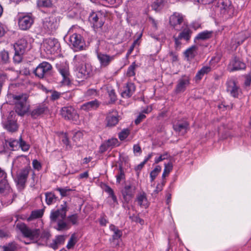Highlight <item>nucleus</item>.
<instances>
[{
	"mask_svg": "<svg viewBox=\"0 0 251 251\" xmlns=\"http://www.w3.org/2000/svg\"><path fill=\"white\" fill-rule=\"evenodd\" d=\"M68 210L66 202H64L60 208L50 212L51 223L54 225V228L59 231H64L70 228V224L66 221V213Z\"/></svg>",
	"mask_w": 251,
	"mask_h": 251,
	"instance_id": "nucleus-1",
	"label": "nucleus"
},
{
	"mask_svg": "<svg viewBox=\"0 0 251 251\" xmlns=\"http://www.w3.org/2000/svg\"><path fill=\"white\" fill-rule=\"evenodd\" d=\"M10 102L15 105V111L18 115L22 116L26 113L29 109V104L27 103L28 96L25 94L19 95L9 94L7 95Z\"/></svg>",
	"mask_w": 251,
	"mask_h": 251,
	"instance_id": "nucleus-2",
	"label": "nucleus"
},
{
	"mask_svg": "<svg viewBox=\"0 0 251 251\" xmlns=\"http://www.w3.org/2000/svg\"><path fill=\"white\" fill-rule=\"evenodd\" d=\"M77 27L72 26L69 29L65 38H68L69 45L75 51H77L84 49L85 41L82 36L76 33Z\"/></svg>",
	"mask_w": 251,
	"mask_h": 251,
	"instance_id": "nucleus-3",
	"label": "nucleus"
},
{
	"mask_svg": "<svg viewBox=\"0 0 251 251\" xmlns=\"http://www.w3.org/2000/svg\"><path fill=\"white\" fill-rule=\"evenodd\" d=\"M17 227L25 237L29 238L33 242L37 240L41 234V231L39 229H30L23 223L18 224Z\"/></svg>",
	"mask_w": 251,
	"mask_h": 251,
	"instance_id": "nucleus-4",
	"label": "nucleus"
},
{
	"mask_svg": "<svg viewBox=\"0 0 251 251\" xmlns=\"http://www.w3.org/2000/svg\"><path fill=\"white\" fill-rule=\"evenodd\" d=\"M0 193L3 196H12V191L7 180V174L0 168Z\"/></svg>",
	"mask_w": 251,
	"mask_h": 251,
	"instance_id": "nucleus-5",
	"label": "nucleus"
},
{
	"mask_svg": "<svg viewBox=\"0 0 251 251\" xmlns=\"http://www.w3.org/2000/svg\"><path fill=\"white\" fill-rule=\"evenodd\" d=\"M30 170V167L26 166L17 173L15 181L19 189H23L24 187Z\"/></svg>",
	"mask_w": 251,
	"mask_h": 251,
	"instance_id": "nucleus-6",
	"label": "nucleus"
},
{
	"mask_svg": "<svg viewBox=\"0 0 251 251\" xmlns=\"http://www.w3.org/2000/svg\"><path fill=\"white\" fill-rule=\"evenodd\" d=\"M43 47L47 53L54 54L60 48V44L55 38H47L43 42Z\"/></svg>",
	"mask_w": 251,
	"mask_h": 251,
	"instance_id": "nucleus-7",
	"label": "nucleus"
},
{
	"mask_svg": "<svg viewBox=\"0 0 251 251\" xmlns=\"http://www.w3.org/2000/svg\"><path fill=\"white\" fill-rule=\"evenodd\" d=\"M170 24L176 30H180L182 26L185 25L184 16L179 13H174L170 17Z\"/></svg>",
	"mask_w": 251,
	"mask_h": 251,
	"instance_id": "nucleus-8",
	"label": "nucleus"
},
{
	"mask_svg": "<svg viewBox=\"0 0 251 251\" xmlns=\"http://www.w3.org/2000/svg\"><path fill=\"white\" fill-rule=\"evenodd\" d=\"M59 19L52 15L45 18L43 22V27L49 31L56 30L59 25Z\"/></svg>",
	"mask_w": 251,
	"mask_h": 251,
	"instance_id": "nucleus-9",
	"label": "nucleus"
},
{
	"mask_svg": "<svg viewBox=\"0 0 251 251\" xmlns=\"http://www.w3.org/2000/svg\"><path fill=\"white\" fill-rule=\"evenodd\" d=\"M52 69L51 65L47 62H43L39 64L34 71L36 76L39 78H43L49 74Z\"/></svg>",
	"mask_w": 251,
	"mask_h": 251,
	"instance_id": "nucleus-10",
	"label": "nucleus"
},
{
	"mask_svg": "<svg viewBox=\"0 0 251 251\" xmlns=\"http://www.w3.org/2000/svg\"><path fill=\"white\" fill-rule=\"evenodd\" d=\"M61 115L65 119L76 121L79 117L76 111L72 106H66L61 109Z\"/></svg>",
	"mask_w": 251,
	"mask_h": 251,
	"instance_id": "nucleus-11",
	"label": "nucleus"
},
{
	"mask_svg": "<svg viewBox=\"0 0 251 251\" xmlns=\"http://www.w3.org/2000/svg\"><path fill=\"white\" fill-rule=\"evenodd\" d=\"M104 16L100 12L92 13L89 17V20L94 28L102 27L104 24Z\"/></svg>",
	"mask_w": 251,
	"mask_h": 251,
	"instance_id": "nucleus-12",
	"label": "nucleus"
},
{
	"mask_svg": "<svg viewBox=\"0 0 251 251\" xmlns=\"http://www.w3.org/2000/svg\"><path fill=\"white\" fill-rule=\"evenodd\" d=\"M76 66L77 71L76 75L79 78H86L92 72L91 66L88 63L81 64Z\"/></svg>",
	"mask_w": 251,
	"mask_h": 251,
	"instance_id": "nucleus-13",
	"label": "nucleus"
},
{
	"mask_svg": "<svg viewBox=\"0 0 251 251\" xmlns=\"http://www.w3.org/2000/svg\"><path fill=\"white\" fill-rule=\"evenodd\" d=\"M34 22L33 18L29 15L21 16L18 19V25L23 30L28 29Z\"/></svg>",
	"mask_w": 251,
	"mask_h": 251,
	"instance_id": "nucleus-14",
	"label": "nucleus"
},
{
	"mask_svg": "<svg viewBox=\"0 0 251 251\" xmlns=\"http://www.w3.org/2000/svg\"><path fill=\"white\" fill-rule=\"evenodd\" d=\"M115 56V55H110L104 53L97 52V57L102 68L107 67L114 60Z\"/></svg>",
	"mask_w": 251,
	"mask_h": 251,
	"instance_id": "nucleus-15",
	"label": "nucleus"
},
{
	"mask_svg": "<svg viewBox=\"0 0 251 251\" xmlns=\"http://www.w3.org/2000/svg\"><path fill=\"white\" fill-rule=\"evenodd\" d=\"M226 91L233 97L238 98L241 91L234 80H230L226 83Z\"/></svg>",
	"mask_w": 251,
	"mask_h": 251,
	"instance_id": "nucleus-16",
	"label": "nucleus"
},
{
	"mask_svg": "<svg viewBox=\"0 0 251 251\" xmlns=\"http://www.w3.org/2000/svg\"><path fill=\"white\" fill-rule=\"evenodd\" d=\"M14 47L15 51L17 52L24 53L27 49L29 48V45L25 38H22L17 41Z\"/></svg>",
	"mask_w": 251,
	"mask_h": 251,
	"instance_id": "nucleus-17",
	"label": "nucleus"
},
{
	"mask_svg": "<svg viewBox=\"0 0 251 251\" xmlns=\"http://www.w3.org/2000/svg\"><path fill=\"white\" fill-rule=\"evenodd\" d=\"M58 71L62 77L61 82L64 85H68L70 81L68 66L66 64L61 65L58 68Z\"/></svg>",
	"mask_w": 251,
	"mask_h": 251,
	"instance_id": "nucleus-18",
	"label": "nucleus"
},
{
	"mask_svg": "<svg viewBox=\"0 0 251 251\" xmlns=\"http://www.w3.org/2000/svg\"><path fill=\"white\" fill-rule=\"evenodd\" d=\"M12 113L14 114V112H10L11 117L9 116L7 121L3 124L4 128L10 132H14L18 128L16 121L14 118H13Z\"/></svg>",
	"mask_w": 251,
	"mask_h": 251,
	"instance_id": "nucleus-19",
	"label": "nucleus"
},
{
	"mask_svg": "<svg viewBox=\"0 0 251 251\" xmlns=\"http://www.w3.org/2000/svg\"><path fill=\"white\" fill-rule=\"evenodd\" d=\"M135 86L134 83L128 82L124 88V90L122 93L123 98H128L130 97L135 91Z\"/></svg>",
	"mask_w": 251,
	"mask_h": 251,
	"instance_id": "nucleus-20",
	"label": "nucleus"
},
{
	"mask_svg": "<svg viewBox=\"0 0 251 251\" xmlns=\"http://www.w3.org/2000/svg\"><path fill=\"white\" fill-rule=\"evenodd\" d=\"M106 120L107 122V126H115L119 121L118 114L117 112L115 111H113L111 113H109L106 117Z\"/></svg>",
	"mask_w": 251,
	"mask_h": 251,
	"instance_id": "nucleus-21",
	"label": "nucleus"
},
{
	"mask_svg": "<svg viewBox=\"0 0 251 251\" xmlns=\"http://www.w3.org/2000/svg\"><path fill=\"white\" fill-rule=\"evenodd\" d=\"M47 110V107L44 104L36 106L31 112L32 117L36 118L43 114Z\"/></svg>",
	"mask_w": 251,
	"mask_h": 251,
	"instance_id": "nucleus-22",
	"label": "nucleus"
},
{
	"mask_svg": "<svg viewBox=\"0 0 251 251\" xmlns=\"http://www.w3.org/2000/svg\"><path fill=\"white\" fill-rule=\"evenodd\" d=\"M100 104V102L98 100H92L82 104L81 106V109L86 111L96 110L99 106Z\"/></svg>",
	"mask_w": 251,
	"mask_h": 251,
	"instance_id": "nucleus-23",
	"label": "nucleus"
},
{
	"mask_svg": "<svg viewBox=\"0 0 251 251\" xmlns=\"http://www.w3.org/2000/svg\"><path fill=\"white\" fill-rule=\"evenodd\" d=\"M189 84V80L188 78H181L178 81L176 87V92L179 93L184 92Z\"/></svg>",
	"mask_w": 251,
	"mask_h": 251,
	"instance_id": "nucleus-24",
	"label": "nucleus"
},
{
	"mask_svg": "<svg viewBox=\"0 0 251 251\" xmlns=\"http://www.w3.org/2000/svg\"><path fill=\"white\" fill-rule=\"evenodd\" d=\"M188 125L187 122H184L174 125L173 127L175 131L181 135H183L186 132Z\"/></svg>",
	"mask_w": 251,
	"mask_h": 251,
	"instance_id": "nucleus-25",
	"label": "nucleus"
},
{
	"mask_svg": "<svg viewBox=\"0 0 251 251\" xmlns=\"http://www.w3.org/2000/svg\"><path fill=\"white\" fill-rule=\"evenodd\" d=\"M136 201L138 204L141 207L146 208L149 206V202L146 197V194L144 192L140 193L137 195Z\"/></svg>",
	"mask_w": 251,
	"mask_h": 251,
	"instance_id": "nucleus-26",
	"label": "nucleus"
},
{
	"mask_svg": "<svg viewBox=\"0 0 251 251\" xmlns=\"http://www.w3.org/2000/svg\"><path fill=\"white\" fill-rule=\"evenodd\" d=\"M230 66L232 68L230 69L231 71L244 69L246 68V65L244 63L241 62L239 59L235 57L230 62Z\"/></svg>",
	"mask_w": 251,
	"mask_h": 251,
	"instance_id": "nucleus-27",
	"label": "nucleus"
},
{
	"mask_svg": "<svg viewBox=\"0 0 251 251\" xmlns=\"http://www.w3.org/2000/svg\"><path fill=\"white\" fill-rule=\"evenodd\" d=\"M182 29V31L178 35L179 38L184 39L188 41L190 40L192 34L191 30L187 27V26H182L180 29Z\"/></svg>",
	"mask_w": 251,
	"mask_h": 251,
	"instance_id": "nucleus-28",
	"label": "nucleus"
},
{
	"mask_svg": "<svg viewBox=\"0 0 251 251\" xmlns=\"http://www.w3.org/2000/svg\"><path fill=\"white\" fill-rule=\"evenodd\" d=\"M198 47L196 45H193L187 49L185 52V56L188 58L192 59L196 56L198 54Z\"/></svg>",
	"mask_w": 251,
	"mask_h": 251,
	"instance_id": "nucleus-29",
	"label": "nucleus"
},
{
	"mask_svg": "<svg viewBox=\"0 0 251 251\" xmlns=\"http://www.w3.org/2000/svg\"><path fill=\"white\" fill-rule=\"evenodd\" d=\"M212 31L205 30L199 33L195 39V42L198 40H205L210 38L212 37Z\"/></svg>",
	"mask_w": 251,
	"mask_h": 251,
	"instance_id": "nucleus-30",
	"label": "nucleus"
},
{
	"mask_svg": "<svg viewBox=\"0 0 251 251\" xmlns=\"http://www.w3.org/2000/svg\"><path fill=\"white\" fill-rule=\"evenodd\" d=\"M109 228L111 231L113 232V234L112 235V239L113 240V242L116 240L118 241V240L120 239L123 234L122 231L113 225H111L110 226Z\"/></svg>",
	"mask_w": 251,
	"mask_h": 251,
	"instance_id": "nucleus-31",
	"label": "nucleus"
},
{
	"mask_svg": "<svg viewBox=\"0 0 251 251\" xmlns=\"http://www.w3.org/2000/svg\"><path fill=\"white\" fill-rule=\"evenodd\" d=\"M219 8L220 9L221 13L223 14H226L229 12V10L231 9L230 5L224 1L223 0H221L219 2Z\"/></svg>",
	"mask_w": 251,
	"mask_h": 251,
	"instance_id": "nucleus-32",
	"label": "nucleus"
},
{
	"mask_svg": "<svg viewBox=\"0 0 251 251\" xmlns=\"http://www.w3.org/2000/svg\"><path fill=\"white\" fill-rule=\"evenodd\" d=\"M211 70V67L209 66H204L200 71L198 72L196 75L197 80H201L203 75L210 72Z\"/></svg>",
	"mask_w": 251,
	"mask_h": 251,
	"instance_id": "nucleus-33",
	"label": "nucleus"
},
{
	"mask_svg": "<svg viewBox=\"0 0 251 251\" xmlns=\"http://www.w3.org/2000/svg\"><path fill=\"white\" fill-rule=\"evenodd\" d=\"M87 55L83 54H79L75 56L74 58V61L75 66L81 64L86 63L87 61Z\"/></svg>",
	"mask_w": 251,
	"mask_h": 251,
	"instance_id": "nucleus-34",
	"label": "nucleus"
},
{
	"mask_svg": "<svg viewBox=\"0 0 251 251\" xmlns=\"http://www.w3.org/2000/svg\"><path fill=\"white\" fill-rule=\"evenodd\" d=\"M46 201L47 204L50 205L55 203L57 200V197L54 193L47 192L45 194Z\"/></svg>",
	"mask_w": 251,
	"mask_h": 251,
	"instance_id": "nucleus-35",
	"label": "nucleus"
},
{
	"mask_svg": "<svg viewBox=\"0 0 251 251\" xmlns=\"http://www.w3.org/2000/svg\"><path fill=\"white\" fill-rule=\"evenodd\" d=\"M166 0H155L152 5V8L157 11L161 9L164 6Z\"/></svg>",
	"mask_w": 251,
	"mask_h": 251,
	"instance_id": "nucleus-36",
	"label": "nucleus"
},
{
	"mask_svg": "<svg viewBox=\"0 0 251 251\" xmlns=\"http://www.w3.org/2000/svg\"><path fill=\"white\" fill-rule=\"evenodd\" d=\"M161 170V166L158 165L156 166V167L150 173V177L151 179V181H153L158 174L160 173Z\"/></svg>",
	"mask_w": 251,
	"mask_h": 251,
	"instance_id": "nucleus-37",
	"label": "nucleus"
},
{
	"mask_svg": "<svg viewBox=\"0 0 251 251\" xmlns=\"http://www.w3.org/2000/svg\"><path fill=\"white\" fill-rule=\"evenodd\" d=\"M37 4L39 7H50L52 2L51 0H37Z\"/></svg>",
	"mask_w": 251,
	"mask_h": 251,
	"instance_id": "nucleus-38",
	"label": "nucleus"
},
{
	"mask_svg": "<svg viewBox=\"0 0 251 251\" xmlns=\"http://www.w3.org/2000/svg\"><path fill=\"white\" fill-rule=\"evenodd\" d=\"M43 214V212L41 210H37L32 211L30 217L28 218V221L32 220L33 219H36L41 217Z\"/></svg>",
	"mask_w": 251,
	"mask_h": 251,
	"instance_id": "nucleus-39",
	"label": "nucleus"
},
{
	"mask_svg": "<svg viewBox=\"0 0 251 251\" xmlns=\"http://www.w3.org/2000/svg\"><path fill=\"white\" fill-rule=\"evenodd\" d=\"M125 179V175L124 170L122 167H120L119 169L118 174L116 175V182L120 183L122 180Z\"/></svg>",
	"mask_w": 251,
	"mask_h": 251,
	"instance_id": "nucleus-40",
	"label": "nucleus"
},
{
	"mask_svg": "<svg viewBox=\"0 0 251 251\" xmlns=\"http://www.w3.org/2000/svg\"><path fill=\"white\" fill-rule=\"evenodd\" d=\"M172 169L173 165L172 163L169 162L168 164H165L163 173L162 174V177L165 178L166 176H167L170 172L172 170Z\"/></svg>",
	"mask_w": 251,
	"mask_h": 251,
	"instance_id": "nucleus-41",
	"label": "nucleus"
},
{
	"mask_svg": "<svg viewBox=\"0 0 251 251\" xmlns=\"http://www.w3.org/2000/svg\"><path fill=\"white\" fill-rule=\"evenodd\" d=\"M0 60L1 63H7L9 61V54L7 51L3 50L0 53Z\"/></svg>",
	"mask_w": 251,
	"mask_h": 251,
	"instance_id": "nucleus-42",
	"label": "nucleus"
},
{
	"mask_svg": "<svg viewBox=\"0 0 251 251\" xmlns=\"http://www.w3.org/2000/svg\"><path fill=\"white\" fill-rule=\"evenodd\" d=\"M107 93L111 102H114L117 99V97L115 91L111 87L107 88Z\"/></svg>",
	"mask_w": 251,
	"mask_h": 251,
	"instance_id": "nucleus-43",
	"label": "nucleus"
},
{
	"mask_svg": "<svg viewBox=\"0 0 251 251\" xmlns=\"http://www.w3.org/2000/svg\"><path fill=\"white\" fill-rule=\"evenodd\" d=\"M76 243V238L75 234L72 235L70 239H69L67 245V248L68 249H70L72 248L75 243Z\"/></svg>",
	"mask_w": 251,
	"mask_h": 251,
	"instance_id": "nucleus-44",
	"label": "nucleus"
},
{
	"mask_svg": "<svg viewBox=\"0 0 251 251\" xmlns=\"http://www.w3.org/2000/svg\"><path fill=\"white\" fill-rule=\"evenodd\" d=\"M136 66V65H135V63H133L128 68L126 72V75L127 76L130 77L134 76L135 74V69Z\"/></svg>",
	"mask_w": 251,
	"mask_h": 251,
	"instance_id": "nucleus-45",
	"label": "nucleus"
},
{
	"mask_svg": "<svg viewBox=\"0 0 251 251\" xmlns=\"http://www.w3.org/2000/svg\"><path fill=\"white\" fill-rule=\"evenodd\" d=\"M19 144L20 139L19 140L10 139L9 142V145L13 150H15L19 147Z\"/></svg>",
	"mask_w": 251,
	"mask_h": 251,
	"instance_id": "nucleus-46",
	"label": "nucleus"
},
{
	"mask_svg": "<svg viewBox=\"0 0 251 251\" xmlns=\"http://www.w3.org/2000/svg\"><path fill=\"white\" fill-rule=\"evenodd\" d=\"M19 147L21 148L22 151H26L29 150V145L26 142L24 141L21 137H20Z\"/></svg>",
	"mask_w": 251,
	"mask_h": 251,
	"instance_id": "nucleus-47",
	"label": "nucleus"
},
{
	"mask_svg": "<svg viewBox=\"0 0 251 251\" xmlns=\"http://www.w3.org/2000/svg\"><path fill=\"white\" fill-rule=\"evenodd\" d=\"M67 219L72 224L76 225L77 224L78 216L76 214H73L67 217Z\"/></svg>",
	"mask_w": 251,
	"mask_h": 251,
	"instance_id": "nucleus-48",
	"label": "nucleus"
},
{
	"mask_svg": "<svg viewBox=\"0 0 251 251\" xmlns=\"http://www.w3.org/2000/svg\"><path fill=\"white\" fill-rule=\"evenodd\" d=\"M129 134V130L127 129H125L123 130L119 134V138L121 140H124L127 137Z\"/></svg>",
	"mask_w": 251,
	"mask_h": 251,
	"instance_id": "nucleus-49",
	"label": "nucleus"
},
{
	"mask_svg": "<svg viewBox=\"0 0 251 251\" xmlns=\"http://www.w3.org/2000/svg\"><path fill=\"white\" fill-rule=\"evenodd\" d=\"M105 142L110 148H112L118 145V141L116 138H111Z\"/></svg>",
	"mask_w": 251,
	"mask_h": 251,
	"instance_id": "nucleus-50",
	"label": "nucleus"
},
{
	"mask_svg": "<svg viewBox=\"0 0 251 251\" xmlns=\"http://www.w3.org/2000/svg\"><path fill=\"white\" fill-rule=\"evenodd\" d=\"M56 190L59 192L60 195L62 197L66 196L68 195V193L70 192L71 190L68 188H57Z\"/></svg>",
	"mask_w": 251,
	"mask_h": 251,
	"instance_id": "nucleus-51",
	"label": "nucleus"
},
{
	"mask_svg": "<svg viewBox=\"0 0 251 251\" xmlns=\"http://www.w3.org/2000/svg\"><path fill=\"white\" fill-rule=\"evenodd\" d=\"M16 248V244L14 243L9 244L7 246H4L3 251H14Z\"/></svg>",
	"mask_w": 251,
	"mask_h": 251,
	"instance_id": "nucleus-52",
	"label": "nucleus"
},
{
	"mask_svg": "<svg viewBox=\"0 0 251 251\" xmlns=\"http://www.w3.org/2000/svg\"><path fill=\"white\" fill-rule=\"evenodd\" d=\"M98 95V92L96 89H89L86 92L85 95L87 97H95Z\"/></svg>",
	"mask_w": 251,
	"mask_h": 251,
	"instance_id": "nucleus-53",
	"label": "nucleus"
},
{
	"mask_svg": "<svg viewBox=\"0 0 251 251\" xmlns=\"http://www.w3.org/2000/svg\"><path fill=\"white\" fill-rule=\"evenodd\" d=\"M24 53L20 52H17L15 51V55L13 57L14 61L16 63H20L22 59V55Z\"/></svg>",
	"mask_w": 251,
	"mask_h": 251,
	"instance_id": "nucleus-54",
	"label": "nucleus"
},
{
	"mask_svg": "<svg viewBox=\"0 0 251 251\" xmlns=\"http://www.w3.org/2000/svg\"><path fill=\"white\" fill-rule=\"evenodd\" d=\"M168 157V155L167 153L161 154L159 156L155 157L154 160L155 163H158L159 162L167 159Z\"/></svg>",
	"mask_w": 251,
	"mask_h": 251,
	"instance_id": "nucleus-55",
	"label": "nucleus"
},
{
	"mask_svg": "<svg viewBox=\"0 0 251 251\" xmlns=\"http://www.w3.org/2000/svg\"><path fill=\"white\" fill-rule=\"evenodd\" d=\"M55 242L59 244V245L62 244L65 240V237L64 235H58L56 236L54 239Z\"/></svg>",
	"mask_w": 251,
	"mask_h": 251,
	"instance_id": "nucleus-56",
	"label": "nucleus"
},
{
	"mask_svg": "<svg viewBox=\"0 0 251 251\" xmlns=\"http://www.w3.org/2000/svg\"><path fill=\"white\" fill-rule=\"evenodd\" d=\"M32 166L34 169L39 171L41 169V163L36 159H34L32 161Z\"/></svg>",
	"mask_w": 251,
	"mask_h": 251,
	"instance_id": "nucleus-57",
	"label": "nucleus"
},
{
	"mask_svg": "<svg viewBox=\"0 0 251 251\" xmlns=\"http://www.w3.org/2000/svg\"><path fill=\"white\" fill-rule=\"evenodd\" d=\"M105 4L114 5V4H119L121 2V0H101Z\"/></svg>",
	"mask_w": 251,
	"mask_h": 251,
	"instance_id": "nucleus-58",
	"label": "nucleus"
},
{
	"mask_svg": "<svg viewBox=\"0 0 251 251\" xmlns=\"http://www.w3.org/2000/svg\"><path fill=\"white\" fill-rule=\"evenodd\" d=\"M109 149H110V148L108 147V145H107L106 142H104L100 146V151L101 153H102L108 150Z\"/></svg>",
	"mask_w": 251,
	"mask_h": 251,
	"instance_id": "nucleus-59",
	"label": "nucleus"
},
{
	"mask_svg": "<svg viewBox=\"0 0 251 251\" xmlns=\"http://www.w3.org/2000/svg\"><path fill=\"white\" fill-rule=\"evenodd\" d=\"M60 93H59L57 91H53L51 94L50 98L52 100H55L58 99L60 98Z\"/></svg>",
	"mask_w": 251,
	"mask_h": 251,
	"instance_id": "nucleus-60",
	"label": "nucleus"
},
{
	"mask_svg": "<svg viewBox=\"0 0 251 251\" xmlns=\"http://www.w3.org/2000/svg\"><path fill=\"white\" fill-rule=\"evenodd\" d=\"M83 134L81 131H77L75 132V134L73 139L74 141H76L77 140H79L81 138H82Z\"/></svg>",
	"mask_w": 251,
	"mask_h": 251,
	"instance_id": "nucleus-61",
	"label": "nucleus"
},
{
	"mask_svg": "<svg viewBox=\"0 0 251 251\" xmlns=\"http://www.w3.org/2000/svg\"><path fill=\"white\" fill-rule=\"evenodd\" d=\"M145 117L146 116L143 113H140L135 121L136 125L139 124Z\"/></svg>",
	"mask_w": 251,
	"mask_h": 251,
	"instance_id": "nucleus-62",
	"label": "nucleus"
},
{
	"mask_svg": "<svg viewBox=\"0 0 251 251\" xmlns=\"http://www.w3.org/2000/svg\"><path fill=\"white\" fill-rule=\"evenodd\" d=\"M62 142L64 143V144H65L67 148L71 147L70 144H69V141L68 138L67 137L66 134H64L63 135V138L62 139Z\"/></svg>",
	"mask_w": 251,
	"mask_h": 251,
	"instance_id": "nucleus-63",
	"label": "nucleus"
},
{
	"mask_svg": "<svg viewBox=\"0 0 251 251\" xmlns=\"http://www.w3.org/2000/svg\"><path fill=\"white\" fill-rule=\"evenodd\" d=\"M163 184H158L156 187V189L154 190L153 193L155 194H157L159 192L162 191L163 189Z\"/></svg>",
	"mask_w": 251,
	"mask_h": 251,
	"instance_id": "nucleus-64",
	"label": "nucleus"
}]
</instances>
